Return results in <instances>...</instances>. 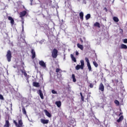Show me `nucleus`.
I'll return each mask as SVG.
<instances>
[{"label":"nucleus","instance_id":"f257e3e1","mask_svg":"<svg viewBox=\"0 0 127 127\" xmlns=\"http://www.w3.org/2000/svg\"><path fill=\"white\" fill-rule=\"evenodd\" d=\"M18 123L16 122V121L13 120V123L14 124L16 127H23V122H22V119L21 117L17 119Z\"/></svg>","mask_w":127,"mask_h":127},{"label":"nucleus","instance_id":"f03ea898","mask_svg":"<svg viewBox=\"0 0 127 127\" xmlns=\"http://www.w3.org/2000/svg\"><path fill=\"white\" fill-rule=\"evenodd\" d=\"M81 65L77 64L76 67L75 69L76 70H79V69H81V70H83L84 69V66L85 65V63H84V60H81L80 61Z\"/></svg>","mask_w":127,"mask_h":127},{"label":"nucleus","instance_id":"7ed1b4c3","mask_svg":"<svg viewBox=\"0 0 127 127\" xmlns=\"http://www.w3.org/2000/svg\"><path fill=\"white\" fill-rule=\"evenodd\" d=\"M6 57L8 62H10L11 61V57H12V56H11V51H10V50L7 51Z\"/></svg>","mask_w":127,"mask_h":127},{"label":"nucleus","instance_id":"20e7f679","mask_svg":"<svg viewBox=\"0 0 127 127\" xmlns=\"http://www.w3.org/2000/svg\"><path fill=\"white\" fill-rule=\"evenodd\" d=\"M52 56L53 58H57L58 56V50L56 49H54L52 52Z\"/></svg>","mask_w":127,"mask_h":127},{"label":"nucleus","instance_id":"39448f33","mask_svg":"<svg viewBox=\"0 0 127 127\" xmlns=\"http://www.w3.org/2000/svg\"><path fill=\"white\" fill-rule=\"evenodd\" d=\"M27 13V12H26V10L22 11L19 13V15H20L19 17H20L21 18H22L23 16H25V15H26Z\"/></svg>","mask_w":127,"mask_h":127},{"label":"nucleus","instance_id":"423d86ee","mask_svg":"<svg viewBox=\"0 0 127 127\" xmlns=\"http://www.w3.org/2000/svg\"><path fill=\"white\" fill-rule=\"evenodd\" d=\"M39 65H40L41 66V67H42L44 68H46V64H45V63H44L43 62V61H40L39 62Z\"/></svg>","mask_w":127,"mask_h":127},{"label":"nucleus","instance_id":"0eeeda50","mask_svg":"<svg viewBox=\"0 0 127 127\" xmlns=\"http://www.w3.org/2000/svg\"><path fill=\"white\" fill-rule=\"evenodd\" d=\"M99 90L101 91V92H104L105 91V86H104V84L103 83H101L99 85Z\"/></svg>","mask_w":127,"mask_h":127},{"label":"nucleus","instance_id":"6e6552de","mask_svg":"<svg viewBox=\"0 0 127 127\" xmlns=\"http://www.w3.org/2000/svg\"><path fill=\"white\" fill-rule=\"evenodd\" d=\"M31 53L32 54V59H34L35 58L36 55L35 54V51L34 49H31Z\"/></svg>","mask_w":127,"mask_h":127},{"label":"nucleus","instance_id":"1a4fd4ad","mask_svg":"<svg viewBox=\"0 0 127 127\" xmlns=\"http://www.w3.org/2000/svg\"><path fill=\"white\" fill-rule=\"evenodd\" d=\"M38 94H39V96L42 100L44 99V96H43V93H42V91L40 89H39Z\"/></svg>","mask_w":127,"mask_h":127},{"label":"nucleus","instance_id":"9d476101","mask_svg":"<svg viewBox=\"0 0 127 127\" xmlns=\"http://www.w3.org/2000/svg\"><path fill=\"white\" fill-rule=\"evenodd\" d=\"M41 123L42 124H43L44 125L47 124H48V123H49V120L41 119Z\"/></svg>","mask_w":127,"mask_h":127},{"label":"nucleus","instance_id":"9b49d317","mask_svg":"<svg viewBox=\"0 0 127 127\" xmlns=\"http://www.w3.org/2000/svg\"><path fill=\"white\" fill-rule=\"evenodd\" d=\"M8 20H10L11 25H13V24H14V20L13 17L9 16L8 17Z\"/></svg>","mask_w":127,"mask_h":127},{"label":"nucleus","instance_id":"f8f14e48","mask_svg":"<svg viewBox=\"0 0 127 127\" xmlns=\"http://www.w3.org/2000/svg\"><path fill=\"white\" fill-rule=\"evenodd\" d=\"M10 127V124L8 120H5V125L3 126V127Z\"/></svg>","mask_w":127,"mask_h":127},{"label":"nucleus","instance_id":"ddd939ff","mask_svg":"<svg viewBox=\"0 0 127 127\" xmlns=\"http://www.w3.org/2000/svg\"><path fill=\"white\" fill-rule=\"evenodd\" d=\"M45 114H46V116L47 117H48V118H51V114L48 112V111L46 110H44Z\"/></svg>","mask_w":127,"mask_h":127},{"label":"nucleus","instance_id":"4468645a","mask_svg":"<svg viewBox=\"0 0 127 127\" xmlns=\"http://www.w3.org/2000/svg\"><path fill=\"white\" fill-rule=\"evenodd\" d=\"M33 87H36L37 88H38V87H40V84H39V82H33Z\"/></svg>","mask_w":127,"mask_h":127},{"label":"nucleus","instance_id":"2eb2a0df","mask_svg":"<svg viewBox=\"0 0 127 127\" xmlns=\"http://www.w3.org/2000/svg\"><path fill=\"white\" fill-rule=\"evenodd\" d=\"M79 17L81 20H84V13H83V12H80Z\"/></svg>","mask_w":127,"mask_h":127},{"label":"nucleus","instance_id":"dca6fc26","mask_svg":"<svg viewBox=\"0 0 127 127\" xmlns=\"http://www.w3.org/2000/svg\"><path fill=\"white\" fill-rule=\"evenodd\" d=\"M94 26L95 27H98V28H101V25H100V23L96 22L94 24Z\"/></svg>","mask_w":127,"mask_h":127},{"label":"nucleus","instance_id":"f3484780","mask_svg":"<svg viewBox=\"0 0 127 127\" xmlns=\"http://www.w3.org/2000/svg\"><path fill=\"white\" fill-rule=\"evenodd\" d=\"M124 120V116L122 115L120 117L119 119L117 120V123H121Z\"/></svg>","mask_w":127,"mask_h":127},{"label":"nucleus","instance_id":"a211bd4d","mask_svg":"<svg viewBox=\"0 0 127 127\" xmlns=\"http://www.w3.org/2000/svg\"><path fill=\"white\" fill-rule=\"evenodd\" d=\"M77 46L78 48H79V49H80L81 50H83L84 49V47H83V45H80L79 43L77 44Z\"/></svg>","mask_w":127,"mask_h":127},{"label":"nucleus","instance_id":"6ab92c4d","mask_svg":"<svg viewBox=\"0 0 127 127\" xmlns=\"http://www.w3.org/2000/svg\"><path fill=\"white\" fill-rule=\"evenodd\" d=\"M55 104L57 105L58 108H60L61 107V101H57Z\"/></svg>","mask_w":127,"mask_h":127},{"label":"nucleus","instance_id":"aec40b11","mask_svg":"<svg viewBox=\"0 0 127 127\" xmlns=\"http://www.w3.org/2000/svg\"><path fill=\"white\" fill-rule=\"evenodd\" d=\"M70 57L72 60V61L74 62H77V60H76V58H75L74 57V55H73L72 54L70 55Z\"/></svg>","mask_w":127,"mask_h":127},{"label":"nucleus","instance_id":"412c9836","mask_svg":"<svg viewBox=\"0 0 127 127\" xmlns=\"http://www.w3.org/2000/svg\"><path fill=\"white\" fill-rule=\"evenodd\" d=\"M113 20L114 21H115V22H119V21H120L119 18L116 16L113 17Z\"/></svg>","mask_w":127,"mask_h":127},{"label":"nucleus","instance_id":"4be33fe9","mask_svg":"<svg viewBox=\"0 0 127 127\" xmlns=\"http://www.w3.org/2000/svg\"><path fill=\"white\" fill-rule=\"evenodd\" d=\"M121 48V49H127V46L126 45L122 44Z\"/></svg>","mask_w":127,"mask_h":127},{"label":"nucleus","instance_id":"5701e85b","mask_svg":"<svg viewBox=\"0 0 127 127\" xmlns=\"http://www.w3.org/2000/svg\"><path fill=\"white\" fill-rule=\"evenodd\" d=\"M22 111L23 114L24 115H25V116H26V115H27L26 110H25V108H24V107H22Z\"/></svg>","mask_w":127,"mask_h":127},{"label":"nucleus","instance_id":"b1692460","mask_svg":"<svg viewBox=\"0 0 127 127\" xmlns=\"http://www.w3.org/2000/svg\"><path fill=\"white\" fill-rule=\"evenodd\" d=\"M87 67H88L89 71H92V66H91L90 64H87Z\"/></svg>","mask_w":127,"mask_h":127},{"label":"nucleus","instance_id":"393cba45","mask_svg":"<svg viewBox=\"0 0 127 127\" xmlns=\"http://www.w3.org/2000/svg\"><path fill=\"white\" fill-rule=\"evenodd\" d=\"M90 17H91V14H87L85 16V18H86V20H88V19H90Z\"/></svg>","mask_w":127,"mask_h":127},{"label":"nucleus","instance_id":"a878e982","mask_svg":"<svg viewBox=\"0 0 127 127\" xmlns=\"http://www.w3.org/2000/svg\"><path fill=\"white\" fill-rule=\"evenodd\" d=\"M93 64L96 67V68H98V66H99V64H98V63L96 62V61L93 62Z\"/></svg>","mask_w":127,"mask_h":127},{"label":"nucleus","instance_id":"bb28decb","mask_svg":"<svg viewBox=\"0 0 127 127\" xmlns=\"http://www.w3.org/2000/svg\"><path fill=\"white\" fill-rule=\"evenodd\" d=\"M72 80H73V82H74L75 83V82H76V78L75 77V74H72Z\"/></svg>","mask_w":127,"mask_h":127},{"label":"nucleus","instance_id":"cd10ccee","mask_svg":"<svg viewBox=\"0 0 127 127\" xmlns=\"http://www.w3.org/2000/svg\"><path fill=\"white\" fill-rule=\"evenodd\" d=\"M114 103L117 106H120V102L118 100H115Z\"/></svg>","mask_w":127,"mask_h":127},{"label":"nucleus","instance_id":"c85d7f7f","mask_svg":"<svg viewBox=\"0 0 127 127\" xmlns=\"http://www.w3.org/2000/svg\"><path fill=\"white\" fill-rule=\"evenodd\" d=\"M80 95L81 97V101H82V102H84V96H83V94L82 93V92L80 93Z\"/></svg>","mask_w":127,"mask_h":127},{"label":"nucleus","instance_id":"c756f323","mask_svg":"<svg viewBox=\"0 0 127 127\" xmlns=\"http://www.w3.org/2000/svg\"><path fill=\"white\" fill-rule=\"evenodd\" d=\"M85 61L87 62V64H90V61H89L88 58H85Z\"/></svg>","mask_w":127,"mask_h":127},{"label":"nucleus","instance_id":"7c9ffc66","mask_svg":"<svg viewBox=\"0 0 127 127\" xmlns=\"http://www.w3.org/2000/svg\"><path fill=\"white\" fill-rule=\"evenodd\" d=\"M22 72L24 74L25 77H27V73L26 72L22 71Z\"/></svg>","mask_w":127,"mask_h":127},{"label":"nucleus","instance_id":"2f4dec72","mask_svg":"<svg viewBox=\"0 0 127 127\" xmlns=\"http://www.w3.org/2000/svg\"><path fill=\"white\" fill-rule=\"evenodd\" d=\"M52 94H57V92L54 90H52Z\"/></svg>","mask_w":127,"mask_h":127},{"label":"nucleus","instance_id":"473e14b6","mask_svg":"<svg viewBox=\"0 0 127 127\" xmlns=\"http://www.w3.org/2000/svg\"><path fill=\"white\" fill-rule=\"evenodd\" d=\"M0 100H3V96L0 94Z\"/></svg>","mask_w":127,"mask_h":127},{"label":"nucleus","instance_id":"72a5a7b5","mask_svg":"<svg viewBox=\"0 0 127 127\" xmlns=\"http://www.w3.org/2000/svg\"><path fill=\"white\" fill-rule=\"evenodd\" d=\"M124 43H127V39H125L123 40Z\"/></svg>","mask_w":127,"mask_h":127},{"label":"nucleus","instance_id":"f704fd0d","mask_svg":"<svg viewBox=\"0 0 127 127\" xmlns=\"http://www.w3.org/2000/svg\"><path fill=\"white\" fill-rule=\"evenodd\" d=\"M60 71V68H57L56 70V72L57 73H58V72H59Z\"/></svg>","mask_w":127,"mask_h":127},{"label":"nucleus","instance_id":"c9c22d12","mask_svg":"<svg viewBox=\"0 0 127 127\" xmlns=\"http://www.w3.org/2000/svg\"><path fill=\"white\" fill-rule=\"evenodd\" d=\"M89 86L90 88H93L94 87V85H93V84L90 83Z\"/></svg>","mask_w":127,"mask_h":127},{"label":"nucleus","instance_id":"e433bc0d","mask_svg":"<svg viewBox=\"0 0 127 127\" xmlns=\"http://www.w3.org/2000/svg\"><path fill=\"white\" fill-rule=\"evenodd\" d=\"M30 1L31 2L30 3L31 5H32V2H33V0H30Z\"/></svg>","mask_w":127,"mask_h":127},{"label":"nucleus","instance_id":"4c0bfd02","mask_svg":"<svg viewBox=\"0 0 127 127\" xmlns=\"http://www.w3.org/2000/svg\"><path fill=\"white\" fill-rule=\"evenodd\" d=\"M76 54V56L79 55V52H76V54Z\"/></svg>","mask_w":127,"mask_h":127},{"label":"nucleus","instance_id":"58836bf2","mask_svg":"<svg viewBox=\"0 0 127 127\" xmlns=\"http://www.w3.org/2000/svg\"><path fill=\"white\" fill-rule=\"evenodd\" d=\"M121 115H123V112L120 113V114L119 115V117H120Z\"/></svg>","mask_w":127,"mask_h":127},{"label":"nucleus","instance_id":"ea45409f","mask_svg":"<svg viewBox=\"0 0 127 127\" xmlns=\"http://www.w3.org/2000/svg\"><path fill=\"white\" fill-rule=\"evenodd\" d=\"M22 28H23V23H24V21H22Z\"/></svg>","mask_w":127,"mask_h":127},{"label":"nucleus","instance_id":"a19ab883","mask_svg":"<svg viewBox=\"0 0 127 127\" xmlns=\"http://www.w3.org/2000/svg\"><path fill=\"white\" fill-rule=\"evenodd\" d=\"M80 41H81V43H83V40L82 39H80Z\"/></svg>","mask_w":127,"mask_h":127},{"label":"nucleus","instance_id":"79ce46f5","mask_svg":"<svg viewBox=\"0 0 127 127\" xmlns=\"http://www.w3.org/2000/svg\"><path fill=\"white\" fill-rule=\"evenodd\" d=\"M105 9H106V10H107V8H105Z\"/></svg>","mask_w":127,"mask_h":127},{"label":"nucleus","instance_id":"37998d69","mask_svg":"<svg viewBox=\"0 0 127 127\" xmlns=\"http://www.w3.org/2000/svg\"><path fill=\"white\" fill-rule=\"evenodd\" d=\"M5 9V8H3V9Z\"/></svg>","mask_w":127,"mask_h":127}]
</instances>
